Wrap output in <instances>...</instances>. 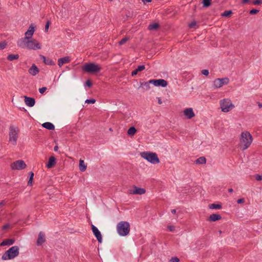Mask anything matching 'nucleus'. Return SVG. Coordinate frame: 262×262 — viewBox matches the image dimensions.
I'll return each instance as SVG.
<instances>
[{
	"instance_id": "e433bc0d",
	"label": "nucleus",
	"mask_w": 262,
	"mask_h": 262,
	"mask_svg": "<svg viewBox=\"0 0 262 262\" xmlns=\"http://www.w3.org/2000/svg\"><path fill=\"white\" fill-rule=\"evenodd\" d=\"M96 102V100L95 99H86L85 101V102L88 104H94Z\"/></svg>"
},
{
	"instance_id": "58836bf2",
	"label": "nucleus",
	"mask_w": 262,
	"mask_h": 262,
	"mask_svg": "<svg viewBox=\"0 0 262 262\" xmlns=\"http://www.w3.org/2000/svg\"><path fill=\"white\" fill-rule=\"evenodd\" d=\"M145 66L142 64V65H140L139 66H138V68L136 69V70H137L138 72H140V71L144 70L145 69Z\"/></svg>"
},
{
	"instance_id": "bb28decb",
	"label": "nucleus",
	"mask_w": 262,
	"mask_h": 262,
	"mask_svg": "<svg viewBox=\"0 0 262 262\" xmlns=\"http://www.w3.org/2000/svg\"><path fill=\"white\" fill-rule=\"evenodd\" d=\"M86 165H85L84 161L80 160L79 161V169L81 171H84L86 170Z\"/></svg>"
},
{
	"instance_id": "4d7b16f0",
	"label": "nucleus",
	"mask_w": 262,
	"mask_h": 262,
	"mask_svg": "<svg viewBox=\"0 0 262 262\" xmlns=\"http://www.w3.org/2000/svg\"><path fill=\"white\" fill-rule=\"evenodd\" d=\"M250 0H243L242 2V4H245L248 3Z\"/></svg>"
},
{
	"instance_id": "603ef678",
	"label": "nucleus",
	"mask_w": 262,
	"mask_h": 262,
	"mask_svg": "<svg viewBox=\"0 0 262 262\" xmlns=\"http://www.w3.org/2000/svg\"><path fill=\"white\" fill-rule=\"evenodd\" d=\"M6 204V202L5 200H3L0 202V207H2L5 205Z\"/></svg>"
},
{
	"instance_id": "f8f14e48",
	"label": "nucleus",
	"mask_w": 262,
	"mask_h": 262,
	"mask_svg": "<svg viewBox=\"0 0 262 262\" xmlns=\"http://www.w3.org/2000/svg\"><path fill=\"white\" fill-rule=\"evenodd\" d=\"M145 189L134 186L133 189L129 190V193L132 194H143L145 193Z\"/></svg>"
},
{
	"instance_id": "79ce46f5",
	"label": "nucleus",
	"mask_w": 262,
	"mask_h": 262,
	"mask_svg": "<svg viewBox=\"0 0 262 262\" xmlns=\"http://www.w3.org/2000/svg\"><path fill=\"white\" fill-rule=\"evenodd\" d=\"M252 3L254 5H259L262 3V0H254Z\"/></svg>"
},
{
	"instance_id": "13d9d810",
	"label": "nucleus",
	"mask_w": 262,
	"mask_h": 262,
	"mask_svg": "<svg viewBox=\"0 0 262 262\" xmlns=\"http://www.w3.org/2000/svg\"><path fill=\"white\" fill-rule=\"evenodd\" d=\"M158 103L159 104H161L162 103V101L161 100V99L160 98H158Z\"/></svg>"
},
{
	"instance_id": "a211bd4d",
	"label": "nucleus",
	"mask_w": 262,
	"mask_h": 262,
	"mask_svg": "<svg viewBox=\"0 0 262 262\" xmlns=\"http://www.w3.org/2000/svg\"><path fill=\"white\" fill-rule=\"evenodd\" d=\"M15 239L14 238L5 239L0 244V246H10L13 245Z\"/></svg>"
},
{
	"instance_id": "2eb2a0df",
	"label": "nucleus",
	"mask_w": 262,
	"mask_h": 262,
	"mask_svg": "<svg viewBox=\"0 0 262 262\" xmlns=\"http://www.w3.org/2000/svg\"><path fill=\"white\" fill-rule=\"evenodd\" d=\"M184 115L187 119H191L194 117L195 114L192 108H187L184 111Z\"/></svg>"
},
{
	"instance_id": "7ed1b4c3",
	"label": "nucleus",
	"mask_w": 262,
	"mask_h": 262,
	"mask_svg": "<svg viewBox=\"0 0 262 262\" xmlns=\"http://www.w3.org/2000/svg\"><path fill=\"white\" fill-rule=\"evenodd\" d=\"M84 72L95 74L98 73L101 70V67L98 64L94 62H90L85 63L82 68Z\"/></svg>"
},
{
	"instance_id": "4c0bfd02",
	"label": "nucleus",
	"mask_w": 262,
	"mask_h": 262,
	"mask_svg": "<svg viewBox=\"0 0 262 262\" xmlns=\"http://www.w3.org/2000/svg\"><path fill=\"white\" fill-rule=\"evenodd\" d=\"M7 46V42L6 41H3L0 42V50H3Z\"/></svg>"
},
{
	"instance_id": "1a4fd4ad",
	"label": "nucleus",
	"mask_w": 262,
	"mask_h": 262,
	"mask_svg": "<svg viewBox=\"0 0 262 262\" xmlns=\"http://www.w3.org/2000/svg\"><path fill=\"white\" fill-rule=\"evenodd\" d=\"M11 168L13 170H21L25 169L27 165L23 160H17L10 165Z\"/></svg>"
},
{
	"instance_id": "cd10ccee",
	"label": "nucleus",
	"mask_w": 262,
	"mask_h": 262,
	"mask_svg": "<svg viewBox=\"0 0 262 262\" xmlns=\"http://www.w3.org/2000/svg\"><path fill=\"white\" fill-rule=\"evenodd\" d=\"M160 25L158 23L151 24L148 26V29L149 30H156L159 28Z\"/></svg>"
},
{
	"instance_id": "c85d7f7f",
	"label": "nucleus",
	"mask_w": 262,
	"mask_h": 262,
	"mask_svg": "<svg viewBox=\"0 0 262 262\" xmlns=\"http://www.w3.org/2000/svg\"><path fill=\"white\" fill-rule=\"evenodd\" d=\"M19 58V55L18 54H9L7 56V59L9 61H12L15 59H17Z\"/></svg>"
},
{
	"instance_id": "5701e85b",
	"label": "nucleus",
	"mask_w": 262,
	"mask_h": 262,
	"mask_svg": "<svg viewBox=\"0 0 262 262\" xmlns=\"http://www.w3.org/2000/svg\"><path fill=\"white\" fill-rule=\"evenodd\" d=\"M42 126L44 128H45L46 129H48L49 130H54V128H55L54 125H53V124H52L51 122H45V123H43L42 124Z\"/></svg>"
},
{
	"instance_id": "ea45409f",
	"label": "nucleus",
	"mask_w": 262,
	"mask_h": 262,
	"mask_svg": "<svg viewBox=\"0 0 262 262\" xmlns=\"http://www.w3.org/2000/svg\"><path fill=\"white\" fill-rule=\"evenodd\" d=\"M258 12H259L258 10H257L255 9H253L250 11L249 13L251 15H254V14H257V13H258Z\"/></svg>"
},
{
	"instance_id": "09e8293b",
	"label": "nucleus",
	"mask_w": 262,
	"mask_h": 262,
	"mask_svg": "<svg viewBox=\"0 0 262 262\" xmlns=\"http://www.w3.org/2000/svg\"><path fill=\"white\" fill-rule=\"evenodd\" d=\"M245 201V199L244 198H242V199H238L237 201V203L238 204H241V203H244Z\"/></svg>"
},
{
	"instance_id": "473e14b6",
	"label": "nucleus",
	"mask_w": 262,
	"mask_h": 262,
	"mask_svg": "<svg viewBox=\"0 0 262 262\" xmlns=\"http://www.w3.org/2000/svg\"><path fill=\"white\" fill-rule=\"evenodd\" d=\"M232 13L233 12L232 10L225 11L221 14V15L224 17H230Z\"/></svg>"
},
{
	"instance_id": "49530a36",
	"label": "nucleus",
	"mask_w": 262,
	"mask_h": 262,
	"mask_svg": "<svg viewBox=\"0 0 262 262\" xmlns=\"http://www.w3.org/2000/svg\"><path fill=\"white\" fill-rule=\"evenodd\" d=\"M47 90L46 87H42L39 89V92L40 94H43Z\"/></svg>"
},
{
	"instance_id": "ddd939ff",
	"label": "nucleus",
	"mask_w": 262,
	"mask_h": 262,
	"mask_svg": "<svg viewBox=\"0 0 262 262\" xmlns=\"http://www.w3.org/2000/svg\"><path fill=\"white\" fill-rule=\"evenodd\" d=\"M92 230L93 231V234L97 238L98 242L101 243L102 240V235L98 228L94 225H92Z\"/></svg>"
},
{
	"instance_id": "bf43d9fd",
	"label": "nucleus",
	"mask_w": 262,
	"mask_h": 262,
	"mask_svg": "<svg viewBox=\"0 0 262 262\" xmlns=\"http://www.w3.org/2000/svg\"><path fill=\"white\" fill-rule=\"evenodd\" d=\"M58 149V147L57 146H54V151H57Z\"/></svg>"
},
{
	"instance_id": "f704fd0d",
	"label": "nucleus",
	"mask_w": 262,
	"mask_h": 262,
	"mask_svg": "<svg viewBox=\"0 0 262 262\" xmlns=\"http://www.w3.org/2000/svg\"><path fill=\"white\" fill-rule=\"evenodd\" d=\"M129 39V37L128 36H125L119 42V45H122L124 44L126 41H127Z\"/></svg>"
},
{
	"instance_id": "a18cd8bd",
	"label": "nucleus",
	"mask_w": 262,
	"mask_h": 262,
	"mask_svg": "<svg viewBox=\"0 0 262 262\" xmlns=\"http://www.w3.org/2000/svg\"><path fill=\"white\" fill-rule=\"evenodd\" d=\"M170 261L171 262H179L180 261V259L177 257H173L171 258Z\"/></svg>"
},
{
	"instance_id": "412c9836",
	"label": "nucleus",
	"mask_w": 262,
	"mask_h": 262,
	"mask_svg": "<svg viewBox=\"0 0 262 262\" xmlns=\"http://www.w3.org/2000/svg\"><path fill=\"white\" fill-rule=\"evenodd\" d=\"M56 164V159L54 157L51 156L49 158L46 166L48 168H52Z\"/></svg>"
},
{
	"instance_id": "f03ea898",
	"label": "nucleus",
	"mask_w": 262,
	"mask_h": 262,
	"mask_svg": "<svg viewBox=\"0 0 262 262\" xmlns=\"http://www.w3.org/2000/svg\"><path fill=\"white\" fill-rule=\"evenodd\" d=\"M252 140L253 138L249 132H243L240 139V147L242 150L247 149L251 145Z\"/></svg>"
},
{
	"instance_id": "c756f323",
	"label": "nucleus",
	"mask_w": 262,
	"mask_h": 262,
	"mask_svg": "<svg viewBox=\"0 0 262 262\" xmlns=\"http://www.w3.org/2000/svg\"><path fill=\"white\" fill-rule=\"evenodd\" d=\"M213 86L214 88H220L222 86L219 78L215 79L213 82Z\"/></svg>"
},
{
	"instance_id": "052dcab7",
	"label": "nucleus",
	"mask_w": 262,
	"mask_h": 262,
	"mask_svg": "<svg viewBox=\"0 0 262 262\" xmlns=\"http://www.w3.org/2000/svg\"><path fill=\"white\" fill-rule=\"evenodd\" d=\"M171 212L172 213L175 214L176 213V210L175 209H172Z\"/></svg>"
},
{
	"instance_id": "680f3d73",
	"label": "nucleus",
	"mask_w": 262,
	"mask_h": 262,
	"mask_svg": "<svg viewBox=\"0 0 262 262\" xmlns=\"http://www.w3.org/2000/svg\"><path fill=\"white\" fill-rule=\"evenodd\" d=\"M233 191V189H232V188H229V189H228V192H230V193H231V192H232Z\"/></svg>"
},
{
	"instance_id": "dca6fc26",
	"label": "nucleus",
	"mask_w": 262,
	"mask_h": 262,
	"mask_svg": "<svg viewBox=\"0 0 262 262\" xmlns=\"http://www.w3.org/2000/svg\"><path fill=\"white\" fill-rule=\"evenodd\" d=\"M70 58L69 56L59 58L58 60V65L59 67H61L63 64L70 62Z\"/></svg>"
},
{
	"instance_id": "864d4df0",
	"label": "nucleus",
	"mask_w": 262,
	"mask_h": 262,
	"mask_svg": "<svg viewBox=\"0 0 262 262\" xmlns=\"http://www.w3.org/2000/svg\"><path fill=\"white\" fill-rule=\"evenodd\" d=\"M142 2L144 4H146L147 3H150L152 1V0H141Z\"/></svg>"
},
{
	"instance_id": "c03bdc74",
	"label": "nucleus",
	"mask_w": 262,
	"mask_h": 262,
	"mask_svg": "<svg viewBox=\"0 0 262 262\" xmlns=\"http://www.w3.org/2000/svg\"><path fill=\"white\" fill-rule=\"evenodd\" d=\"M196 21H192L191 23H190V24L188 25V27H189L190 28H193L195 26H196Z\"/></svg>"
},
{
	"instance_id": "a878e982",
	"label": "nucleus",
	"mask_w": 262,
	"mask_h": 262,
	"mask_svg": "<svg viewBox=\"0 0 262 262\" xmlns=\"http://www.w3.org/2000/svg\"><path fill=\"white\" fill-rule=\"evenodd\" d=\"M222 208V205L219 204H211L209 205V208L210 209H220Z\"/></svg>"
},
{
	"instance_id": "37998d69",
	"label": "nucleus",
	"mask_w": 262,
	"mask_h": 262,
	"mask_svg": "<svg viewBox=\"0 0 262 262\" xmlns=\"http://www.w3.org/2000/svg\"><path fill=\"white\" fill-rule=\"evenodd\" d=\"M201 73L204 75L208 76L209 74V71L206 69L202 70L201 71Z\"/></svg>"
},
{
	"instance_id": "7c9ffc66",
	"label": "nucleus",
	"mask_w": 262,
	"mask_h": 262,
	"mask_svg": "<svg viewBox=\"0 0 262 262\" xmlns=\"http://www.w3.org/2000/svg\"><path fill=\"white\" fill-rule=\"evenodd\" d=\"M29 180L28 182V185L29 186H31L33 183V179L34 177V173L32 171H30L29 173Z\"/></svg>"
},
{
	"instance_id": "20e7f679",
	"label": "nucleus",
	"mask_w": 262,
	"mask_h": 262,
	"mask_svg": "<svg viewBox=\"0 0 262 262\" xmlns=\"http://www.w3.org/2000/svg\"><path fill=\"white\" fill-rule=\"evenodd\" d=\"M117 230L120 235L122 236L127 235L130 231L129 223L125 221L119 222L117 225Z\"/></svg>"
},
{
	"instance_id": "e2e57ef3",
	"label": "nucleus",
	"mask_w": 262,
	"mask_h": 262,
	"mask_svg": "<svg viewBox=\"0 0 262 262\" xmlns=\"http://www.w3.org/2000/svg\"><path fill=\"white\" fill-rule=\"evenodd\" d=\"M258 106H259V107L260 108L262 107V103H258Z\"/></svg>"
},
{
	"instance_id": "39448f33",
	"label": "nucleus",
	"mask_w": 262,
	"mask_h": 262,
	"mask_svg": "<svg viewBox=\"0 0 262 262\" xmlns=\"http://www.w3.org/2000/svg\"><path fill=\"white\" fill-rule=\"evenodd\" d=\"M19 254L18 246H13L7 250L2 255L3 260L11 259Z\"/></svg>"
},
{
	"instance_id": "9d476101",
	"label": "nucleus",
	"mask_w": 262,
	"mask_h": 262,
	"mask_svg": "<svg viewBox=\"0 0 262 262\" xmlns=\"http://www.w3.org/2000/svg\"><path fill=\"white\" fill-rule=\"evenodd\" d=\"M36 26L34 24H31L29 26V29L25 33V37L21 38L20 39L28 40L32 39V37L35 32Z\"/></svg>"
},
{
	"instance_id": "4468645a",
	"label": "nucleus",
	"mask_w": 262,
	"mask_h": 262,
	"mask_svg": "<svg viewBox=\"0 0 262 262\" xmlns=\"http://www.w3.org/2000/svg\"><path fill=\"white\" fill-rule=\"evenodd\" d=\"M24 97L25 98V103L27 106L33 107L35 105V100L34 98L27 97L26 96H24Z\"/></svg>"
},
{
	"instance_id": "de8ad7c7",
	"label": "nucleus",
	"mask_w": 262,
	"mask_h": 262,
	"mask_svg": "<svg viewBox=\"0 0 262 262\" xmlns=\"http://www.w3.org/2000/svg\"><path fill=\"white\" fill-rule=\"evenodd\" d=\"M85 85L88 87H91L92 85V83L90 80H88L85 82Z\"/></svg>"
},
{
	"instance_id": "8fccbe9b",
	"label": "nucleus",
	"mask_w": 262,
	"mask_h": 262,
	"mask_svg": "<svg viewBox=\"0 0 262 262\" xmlns=\"http://www.w3.org/2000/svg\"><path fill=\"white\" fill-rule=\"evenodd\" d=\"M255 179L257 181H261V180H262V175L257 174L256 177H255Z\"/></svg>"
},
{
	"instance_id": "0eeeda50",
	"label": "nucleus",
	"mask_w": 262,
	"mask_h": 262,
	"mask_svg": "<svg viewBox=\"0 0 262 262\" xmlns=\"http://www.w3.org/2000/svg\"><path fill=\"white\" fill-rule=\"evenodd\" d=\"M141 156L142 158L152 164H155L160 163V160L158 155L155 152L149 151L143 152L141 154Z\"/></svg>"
},
{
	"instance_id": "393cba45",
	"label": "nucleus",
	"mask_w": 262,
	"mask_h": 262,
	"mask_svg": "<svg viewBox=\"0 0 262 262\" xmlns=\"http://www.w3.org/2000/svg\"><path fill=\"white\" fill-rule=\"evenodd\" d=\"M137 131V129L134 126H132L128 129L127 134L128 136H134L136 133Z\"/></svg>"
},
{
	"instance_id": "a19ab883",
	"label": "nucleus",
	"mask_w": 262,
	"mask_h": 262,
	"mask_svg": "<svg viewBox=\"0 0 262 262\" xmlns=\"http://www.w3.org/2000/svg\"><path fill=\"white\" fill-rule=\"evenodd\" d=\"M50 25V21L48 20V21L46 23V25H45V31L46 32H47L48 31V30H49V28Z\"/></svg>"
},
{
	"instance_id": "3c124183",
	"label": "nucleus",
	"mask_w": 262,
	"mask_h": 262,
	"mask_svg": "<svg viewBox=\"0 0 262 262\" xmlns=\"http://www.w3.org/2000/svg\"><path fill=\"white\" fill-rule=\"evenodd\" d=\"M167 228L170 231H173L174 230V227L173 226H168Z\"/></svg>"
},
{
	"instance_id": "423d86ee",
	"label": "nucleus",
	"mask_w": 262,
	"mask_h": 262,
	"mask_svg": "<svg viewBox=\"0 0 262 262\" xmlns=\"http://www.w3.org/2000/svg\"><path fill=\"white\" fill-rule=\"evenodd\" d=\"M19 129L17 126L11 125L9 127V140L13 145H16L18 137Z\"/></svg>"
},
{
	"instance_id": "c9c22d12",
	"label": "nucleus",
	"mask_w": 262,
	"mask_h": 262,
	"mask_svg": "<svg viewBox=\"0 0 262 262\" xmlns=\"http://www.w3.org/2000/svg\"><path fill=\"white\" fill-rule=\"evenodd\" d=\"M150 83L149 82V80L148 82H144V83H141V85L144 86V89L145 90H147L150 88L149 84Z\"/></svg>"
},
{
	"instance_id": "5fc2aeb1",
	"label": "nucleus",
	"mask_w": 262,
	"mask_h": 262,
	"mask_svg": "<svg viewBox=\"0 0 262 262\" xmlns=\"http://www.w3.org/2000/svg\"><path fill=\"white\" fill-rule=\"evenodd\" d=\"M9 227V224H5L2 227V229L3 230H6V229H8Z\"/></svg>"
},
{
	"instance_id": "2f4dec72",
	"label": "nucleus",
	"mask_w": 262,
	"mask_h": 262,
	"mask_svg": "<svg viewBox=\"0 0 262 262\" xmlns=\"http://www.w3.org/2000/svg\"><path fill=\"white\" fill-rule=\"evenodd\" d=\"M211 0H203L204 7L207 8L211 5Z\"/></svg>"
},
{
	"instance_id": "6ab92c4d",
	"label": "nucleus",
	"mask_w": 262,
	"mask_h": 262,
	"mask_svg": "<svg viewBox=\"0 0 262 262\" xmlns=\"http://www.w3.org/2000/svg\"><path fill=\"white\" fill-rule=\"evenodd\" d=\"M45 234L43 232H40L38 234V238L37 240L36 244L38 246L41 245L45 242Z\"/></svg>"
},
{
	"instance_id": "4be33fe9",
	"label": "nucleus",
	"mask_w": 262,
	"mask_h": 262,
	"mask_svg": "<svg viewBox=\"0 0 262 262\" xmlns=\"http://www.w3.org/2000/svg\"><path fill=\"white\" fill-rule=\"evenodd\" d=\"M40 58L43 60V62L47 65H55L54 61L50 58H46V57L42 55H40Z\"/></svg>"
},
{
	"instance_id": "72a5a7b5",
	"label": "nucleus",
	"mask_w": 262,
	"mask_h": 262,
	"mask_svg": "<svg viewBox=\"0 0 262 262\" xmlns=\"http://www.w3.org/2000/svg\"><path fill=\"white\" fill-rule=\"evenodd\" d=\"M219 80L221 83L222 85L224 84H227L229 83V80L228 78H219Z\"/></svg>"
},
{
	"instance_id": "aec40b11",
	"label": "nucleus",
	"mask_w": 262,
	"mask_h": 262,
	"mask_svg": "<svg viewBox=\"0 0 262 262\" xmlns=\"http://www.w3.org/2000/svg\"><path fill=\"white\" fill-rule=\"evenodd\" d=\"M221 219L222 216L221 215L219 214H212L209 216L207 220L209 222H215L220 220Z\"/></svg>"
},
{
	"instance_id": "f3484780",
	"label": "nucleus",
	"mask_w": 262,
	"mask_h": 262,
	"mask_svg": "<svg viewBox=\"0 0 262 262\" xmlns=\"http://www.w3.org/2000/svg\"><path fill=\"white\" fill-rule=\"evenodd\" d=\"M39 69L35 64H33L32 66L29 68L28 72L32 76H35L39 73Z\"/></svg>"
},
{
	"instance_id": "6e6552de",
	"label": "nucleus",
	"mask_w": 262,
	"mask_h": 262,
	"mask_svg": "<svg viewBox=\"0 0 262 262\" xmlns=\"http://www.w3.org/2000/svg\"><path fill=\"white\" fill-rule=\"evenodd\" d=\"M220 105L222 111L225 113L229 112L234 107V105L232 103L231 100L229 99L221 100Z\"/></svg>"
},
{
	"instance_id": "0e129e2a",
	"label": "nucleus",
	"mask_w": 262,
	"mask_h": 262,
	"mask_svg": "<svg viewBox=\"0 0 262 262\" xmlns=\"http://www.w3.org/2000/svg\"><path fill=\"white\" fill-rule=\"evenodd\" d=\"M109 1H112V0H108Z\"/></svg>"
},
{
	"instance_id": "6e6d98bb",
	"label": "nucleus",
	"mask_w": 262,
	"mask_h": 262,
	"mask_svg": "<svg viewBox=\"0 0 262 262\" xmlns=\"http://www.w3.org/2000/svg\"><path fill=\"white\" fill-rule=\"evenodd\" d=\"M138 72L137 71V70L136 69V70H135L134 71H133L132 72V76H135V75H136L137 74Z\"/></svg>"
},
{
	"instance_id": "f257e3e1",
	"label": "nucleus",
	"mask_w": 262,
	"mask_h": 262,
	"mask_svg": "<svg viewBox=\"0 0 262 262\" xmlns=\"http://www.w3.org/2000/svg\"><path fill=\"white\" fill-rule=\"evenodd\" d=\"M17 45L21 48L36 50L41 49L40 43L35 39L28 40L19 39Z\"/></svg>"
},
{
	"instance_id": "b1692460",
	"label": "nucleus",
	"mask_w": 262,
	"mask_h": 262,
	"mask_svg": "<svg viewBox=\"0 0 262 262\" xmlns=\"http://www.w3.org/2000/svg\"><path fill=\"white\" fill-rule=\"evenodd\" d=\"M206 162V159L204 157H201L195 161L196 164H204Z\"/></svg>"
},
{
	"instance_id": "9b49d317",
	"label": "nucleus",
	"mask_w": 262,
	"mask_h": 262,
	"mask_svg": "<svg viewBox=\"0 0 262 262\" xmlns=\"http://www.w3.org/2000/svg\"><path fill=\"white\" fill-rule=\"evenodd\" d=\"M149 82L157 86L165 87L168 84L167 81L163 79L150 80Z\"/></svg>"
}]
</instances>
